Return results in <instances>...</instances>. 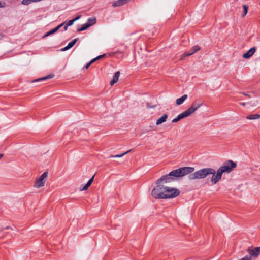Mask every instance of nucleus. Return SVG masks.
I'll return each instance as SVG.
<instances>
[{
	"label": "nucleus",
	"mask_w": 260,
	"mask_h": 260,
	"mask_svg": "<svg viewBox=\"0 0 260 260\" xmlns=\"http://www.w3.org/2000/svg\"><path fill=\"white\" fill-rule=\"evenodd\" d=\"M165 190L166 187L162 184H157V186L153 189L151 194L155 198L166 199Z\"/></svg>",
	"instance_id": "nucleus-5"
},
{
	"label": "nucleus",
	"mask_w": 260,
	"mask_h": 260,
	"mask_svg": "<svg viewBox=\"0 0 260 260\" xmlns=\"http://www.w3.org/2000/svg\"><path fill=\"white\" fill-rule=\"evenodd\" d=\"M49 36V31L47 32L45 35L43 36V38Z\"/></svg>",
	"instance_id": "nucleus-32"
},
{
	"label": "nucleus",
	"mask_w": 260,
	"mask_h": 260,
	"mask_svg": "<svg viewBox=\"0 0 260 260\" xmlns=\"http://www.w3.org/2000/svg\"><path fill=\"white\" fill-rule=\"evenodd\" d=\"M194 168L190 167L179 168L170 172L168 174L163 175L156 182V184H163L171 183L175 181V178L182 177L193 172Z\"/></svg>",
	"instance_id": "nucleus-1"
},
{
	"label": "nucleus",
	"mask_w": 260,
	"mask_h": 260,
	"mask_svg": "<svg viewBox=\"0 0 260 260\" xmlns=\"http://www.w3.org/2000/svg\"><path fill=\"white\" fill-rule=\"evenodd\" d=\"M258 118H260V114H250L246 117V119L248 120H255Z\"/></svg>",
	"instance_id": "nucleus-19"
},
{
	"label": "nucleus",
	"mask_w": 260,
	"mask_h": 260,
	"mask_svg": "<svg viewBox=\"0 0 260 260\" xmlns=\"http://www.w3.org/2000/svg\"><path fill=\"white\" fill-rule=\"evenodd\" d=\"M202 103H197L196 102H193L191 106L187 110L178 115L176 118H175L172 120V122L173 123H176L181 119L190 116L201 106H202Z\"/></svg>",
	"instance_id": "nucleus-4"
},
{
	"label": "nucleus",
	"mask_w": 260,
	"mask_h": 260,
	"mask_svg": "<svg viewBox=\"0 0 260 260\" xmlns=\"http://www.w3.org/2000/svg\"><path fill=\"white\" fill-rule=\"evenodd\" d=\"M200 50V48L199 46H193L191 49V51L189 52H185L184 54H183L181 57H180V60H183L185 57L189 56L190 55H191L198 50Z\"/></svg>",
	"instance_id": "nucleus-9"
},
{
	"label": "nucleus",
	"mask_w": 260,
	"mask_h": 260,
	"mask_svg": "<svg viewBox=\"0 0 260 260\" xmlns=\"http://www.w3.org/2000/svg\"><path fill=\"white\" fill-rule=\"evenodd\" d=\"M215 170L212 168H206L198 170L193 173H190L188 178L190 180L200 179L205 178L210 175L216 176Z\"/></svg>",
	"instance_id": "nucleus-3"
},
{
	"label": "nucleus",
	"mask_w": 260,
	"mask_h": 260,
	"mask_svg": "<svg viewBox=\"0 0 260 260\" xmlns=\"http://www.w3.org/2000/svg\"><path fill=\"white\" fill-rule=\"evenodd\" d=\"M166 194V199L173 198L179 196L180 191L177 188L166 187L165 191Z\"/></svg>",
	"instance_id": "nucleus-6"
},
{
	"label": "nucleus",
	"mask_w": 260,
	"mask_h": 260,
	"mask_svg": "<svg viewBox=\"0 0 260 260\" xmlns=\"http://www.w3.org/2000/svg\"><path fill=\"white\" fill-rule=\"evenodd\" d=\"M78 40V38L74 39L71 42H70L67 46L61 49L60 50L61 51H66L68 50V49L71 48L72 47L74 46V45L75 44V43L77 42Z\"/></svg>",
	"instance_id": "nucleus-13"
},
{
	"label": "nucleus",
	"mask_w": 260,
	"mask_h": 260,
	"mask_svg": "<svg viewBox=\"0 0 260 260\" xmlns=\"http://www.w3.org/2000/svg\"><path fill=\"white\" fill-rule=\"evenodd\" d=\"M243 7L244 13L242 15V16L244 17L247 13L248 7V6H247L246 5H244L243 6Z\"/></svg>",
	"instance_id": "nucleus-25"
},
{
	"label": "nucleus",
	"mask_w": 260,
	"mask_h": 260,
	"mask_svg": "<svg viewBox=\"0 0 260 260\" xmlns=\"http://www.w3.org/2000/svg\"><path fill=\"white\" fill-rule=\"evenodd\" d=\"M12 229L11 228H10V226H6V227H5V228H2V230H1V231H2L3 229H7V230H8V229Z\"/></svg>",
	"instance_id": "nucleus-31"
},
{
	"label": "nucleus",
	"mask_w": 260,
	"mask_h": 260,
	"mask_svg": "<svg viewBox=\"0 0 260 260\" xmlns=\"http://www.w3.org/2000/svg\"><path fill=\"white\" fill-rule=\"evenodd\" d=\"M80 16H78L76 17L75 19L69 21L68 22V23L66 24V25H64V28H63L64 30H67L68 27L73 25L74 22L75 21H76V20H78L80 18Z\"/></svg>",
	"instance_id": "nucleus-17"
},
{
	"label": "nucleus",
	"mask_w": 260,
	"mask_h": 260,
	"mask_svg": "<svg viewBox=\"0 0 260 260\" xmlns=\"http://www.w3.org/2000/svg\"><path fill=\"white\" fill-rule=\"evenodd\" d=\"M130 0H117L112 4V6L114 7H119L126 4Z\"/></svg>",
	"instance_id": "nucleus-14"
},
{
	"label": "nucleus",
	"mask_w": 260,
	"mask_h": 260,
	"mask_svg": "<svg viewBox=\"0 0 260 260\" xmlns=\"http://www.w3.org/2000/svg\"><path fill=\"white\" fill-rule=\"evenodd\" d=\"M93 63H94L93 62H92V60H91L89 62H88L87 64H86L85 67H84V68L85 69H87L89 66L92 64Z\"/></svg>",
	"instance_id": "nucleus-27"
},
{
	"label": "nucleus",
	"mask_w": 260,
	"mask_h": 260,
	"mask_svg": "<svg viewBox=\"0 0 260 260\" xmlns=\"http://www.w3.org/2000/svg\"><path fill=\"white\" fill-rule=\"evenodd\" d=\"M90 26V25H88V24H87L86 23L83 25H82V27L79 29H77V31L80 32L81 31L85 30L88 28Z\"/></svg>",
	"instance_id": "nucleus-24"
},
{
	"label": "nucleus",
	"mask_w": 260,
	"mask_h": 260,
	"mask_svg": "<svg viewBox=\"0 0 260 260\" xmlns=\"http://www.w3.org/2000/svg\"><path fill=\"white\" fill-rule=\"evenodd\" d=\"M240 93L242 94L243 95L248 97V98H251V96L248 94H247L246 93H244V92H240Z\"/></svg>",
	"instance_id": "nucleus-30"
},
{
	"label": "nucleus",
	"mask_w": 260,
	"mask_h": 260,
	"mask_svg": "<svg viewBox=\"0 0 260 260\" xmlns=\"http://www.w3.org/2000/svg\"><path fill=\"white\" fill-rule=\"evenodd\" d=\"M240 260H251V258L250 256H249L248 255H246L243 257Z\"/></svg>",
	"instance_id": "nucleus-28"
},
{
	"label": "nucleus",
	"mask_w": 260,
	"mask_h": 260,
	"mask_svg": "<svg viewBox=\"0 0 260 260\" xmlns=\"http://www.w3.org/2000/svg\"><path fill=\"white\" fill-rule=\"evenodd\" d=\"M105 56V54L99 55L98 57H95V58L92 59V62H94L95 61H96V60H99V59L104 57Z\"/></svg>",
	"instance_id": "nucleus-26"
},
{
	"label": "nucleus",
	"mask_w": 260,
	"mask_h": 260,
	"mask_svg": "<svg viewBox=\"0 0 260 260\" xmlns=\"http://www.w3.org/2000/svg\"><path fill=\"white\" fill-rule=\"evenodd\" d=\"M187 98V95L184 94L182 96L181 98H179L176 100V104L177 105H181L184 101Z\"/></svg>",
	"instance_id": "nucleus-18"
},
{
	"label": "nucleus",
	"mask_w": 260,
	"mask_h": 260,
	"mask_svg": "<svg viewBox=\"0 0 260 260\" xmlns=\"http://www.w3.org/2000/svg\"><path fill=\"white\" fill-rule=\"evenodd\" d=\"M50 79L54 77V75L52 74H50Z\"/></svg>",
	"instance_id": "nucleus-33"
},
{
	"label": "nucleus",
	"mask_w": 260,
	"mask_h": 260,
	"mask_svg": "<svg viewBox=\"0 0 260 260\" xmlns=\"http://www.w3.org/2000/svg\"><path fill=\"white\" fill-rule=\"evenodd\" d=\"M4 154H0V159L2 158V157L3 156Z\"/></svg>",
	"instance_id": "nucleus-35"
},
{
	"label": "nucleus",
	"mask_w": 260,
	"mask_h": 260,
	"mask_svg": "<svg viewBox=\"0 0 260 260\" xmlns=\"http://www.w3.org/2000/svg\"><path fill=\"white\" fill-rule=\"evenodd\" d=\"M237 164L232 160L225 162L217 171L216 176H212L211 182L213 184H216L219 181L224 173H230L236 167Z\"/></svg>",
	"instance_id": "nucleus-2"
},
{
	"label": "nucleus",
	"mask_w": 260,
	"mask_h": 260,
	"mask_svg": "<svg viewBox=\"0 0 260 260\" xmlns=\"http://www.w3.org/2000/svg\"><path fill=\"white\" fill-rule=\"evenodd\" d=\"M49 79V75H46L45 77L39 78L35 80H33L31 81V83H34V82H41L43 81Z\"/></svg>",
	"instance_id": "nucleus-21"
},
{
	"label": "nucleus",
	"mask_w": 260,
	"mask_h": 260,
	"mask_svg": "<svg viewBox=\"0 0 260 260\" xmlns=\"http://www.w3.org/2000/svg\"><path fill=\"white\" fill-rule=\"evenodd\" d=\"M6 5V4L5 2H2L0 1V8L4 7Z\"/></svg>",
	"instance_id": "nucleus-29"
},
{
	"label": "nucleus",
	"mask_w": 260,
	"mask_h": 260,
	"mask_svg": "<svg viewBox=\"0 0 260 260\" xmlns=\"http://www.w3.org/2000/svg\"><path fill=\"white\" fill-rule=\"evenodd\" d=\"M120 74V73L119 71H117L115 73L113 77L112 80L110 81V85L111 86L113 85L118 81Z\"/></svg>",
	"instance_id": "nucleus-15"
},
{
	"label": "nucleus",
	"mask_w": 260,
	"mask_h": 260,
	"mask_svg": "<svg viewBox=\"0 0 260 260\" xmlns=\"http://www.w3.org/2000/svg\"><path fill=\"white\" fill-rule=\"evenodd\" d=\"M96 22V19L95 17H92L88 18L87 20V22H86L87 24H88V25H90V26L95 24Z\"/></svg>",
	"instance_id": "nucleus-22"
},
{
	"label": "nucleus",
	"mask_w": 260,
	"mask_h": 260,
	"mask_svg": "<svg viewBox=\"0 0 260 260\" xmlns=\"http://www.w3.org/2000/svg\"><path fill=\"white\" fill-rule=\"evenodd\" d=\"M66 22H64L63 23H62L60 25H58L57 27H56L55 28L52 29V30H50V35L53 34L55 33L60 28H61L62 26L64 25Z\"/></svg>",
	"instance_id": "nucleus-20"
},
{
	"label": "nucleus",
	"mask_w": 260,
	"mask_h": 260,
	"mask_svg": "<svg viewBox=\"0 0 260 260\" xmlns=\"http://www.w3.org/2000/svg\"><path fill=\"white\" fill-rule=\"evenodd\" d=\"M94 175H93L89 180V181L87 182V183L84 186L83 185H81L80 187V191H84V190H86L91 185V184H92V183L93 182V180H94Z\"/></svg>",
	"instance_id": "nucleus-11"
},
{
	"label": "nucleus",
	"mask_w": 260,
	"mask_h": 260,
	"mask_svg": "<svg viewBox=\"0 0 260 260\" xmlns=\"http://www.w3.org/2000/svg\"><path fill=\"white\" fill-rule=\"evenodd\" d=\"M240 104L243 106H245L246 105V103H240Z\"/></svg>",
	"instance_id": "nucleus-34"
},
{
	"label": "nucleus",
	"mask_w": 260,
	"mask_h": 260,
	"mask_svg": "<svg viewBox=\"0 0 260 260\" xmlns=\"http://www.w3.org/2000/svg\"><path fill=\"white\" fill-rule=\"evenodd\" d=\"M247 252L250 255L249 256H250L251 258L257 257L260 254V247H255L254 248H248L247 250Z\"/></svg>",
	"instance_id": "nucleus-8"
},
{
	"label": "nucleus",
	"mask_w": 260,
	"mask_h": 260,
	"mask_svg": "<svg viewBox=\"0 0 260 260\" xmlns=\"http://www.w3.org/2000/svg\"><path fill=\"white\" fill-rule=\"evenodd\" d=\"M94 175H93L89 180V181L87 182V183L84 186L83 185H81L80 187V191H84V190H86L91 185V184H92V183L93 182V180H94Z\"/></svg>",
	"instance_id": "nucleus-12"
},
{
	"label": "nucleus",
	"mask_w": 260,
	"mask_h": 260,
	"mask_svg": "<svg viewBox=\"0 0 260 260\" xmlns=\"http://www.w3.org/2000/svg\"><path fill=\"white\" fill-rule=\"evenodd\" d=\"M48 176V172L47 171L44 172L40 177L36 180L35 183L34 185L35 188H40L43 186L44 185V179L46 178Z\"/></svg>",
	"instance_id": "nucleus-7"
},
{
	"label": "nucleus",
	"mask_w": 260,
	"mask_h": 260,
	"mask_svg": "<svg viewBox=\"0 0 260 260\" xmlns=\"http://www.w3.org/2000/svg\"><path fill=\"white\" fill-rule=\"evenodd\" d=\"M168 115L167 114H164L160 118H159L156 122V124L157 125H160L161 124V123L165 122L167 118H168Z\"/></svg>",
	"instance_id": "nucleus-16"
},
{
	"label": "nucleus",
	"mask_w": 260,
	"mask_h": 260,
	"mask_svg": "<svg viewBox=\"0 0 260 260\" xmlns=\"http://www.w3.org/2000/svg\"><path fill=\"white\" fill-rule=\"evenodd\" d=\"M132 151V149L124 152V153H123L121 154H117V155H111L109 157L110 158H119V157H121L122 156H123L124 155H125V154H127L128 153H129V152H131Z\"/></svg>",
	"instance_id": "nucleus-23"
},
{
	"label": "nucleus",
	"mask_w": 260,
	"mask_h": 260,
	"mask_svg": "<svg viewBox=\"0 0 260 260\" xmlns=\"http://www.w3.org/2000/svg\"><path fill=\"white\" fill-rule=\"evenodd\" d=\"M256 48L255 47H253L251 48L250 49H249L246 53H244L242 55V57L244 58H249L254 54Z\"/></svg>",
	"instance_id": "nucleus-10"
}]
</instances>
